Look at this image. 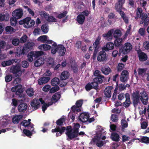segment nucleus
I'll return each instance as SVG.
<instances>
[{
    "label": "nucleus",
    "instance_id": "obj_1",
    "mask_svg": "<svg viewBox=\"0 0 149 149\" xmlns=\"http://www.w3.org/2000/svg\"><path fill=\"white\" fill-rule=\"evenodd\" d=\"M98 129H99L96 133V136H95L92 139L90 142L91 144H94L95 143L96 146L99 148H101L104 145V141L100 140V139L102 140H104L106 139V137L104 135L102 136V133H104L105 132L103 131L104 130L101 126H98Z\"/></svg>",
    "mask_w": 149,
    "mask_h": 149
},
{
    "label": "nucleus",
    "instance_id": "obj_2",
    "mask_svg": "<svg viewBox=\"0 0 149 149\" xmlns=\"http://www.w3.org/2000/svg\"><path fill=\"white\" fill-rule=\"evenodd\" d=\"M80 125L79 123L75 124L73 128L71 126H67L65 134L70 140L77 137L78 135V132Z\"/></svg>",
    "mask_w": 149,
    "mask_h": 149
},
{
    "label": "nucleus",
    "instance_id": "obj_3",
    "mask_svg": "<svg viewBox=\"0 0 149 149\" xmlns=\"http://www.w3.org/2000/svg\"><path fill=\"white\" fill-rule=\"evenodd\" d=\"M52 47L51 49V53L53 54H55L57 52L58 55L60 56H63L66 52V49L62 45H57L55 42L52 44Z\"/></svg>",
    "mask_w": 149,
    "mask_h": 149
},
{
    "label": "nucleus",
    "instance_id": "obj_4",
    "mask_svg": "<svg viewBox=\"0 0 149 149\" xmlns=\"http://www.w3.org/2000/svg\"><path fill=\"white\" fill-rule=\"evenodd\" d=\"M132 46L131 43L129 42L125 43L124 46H122L119 49V56L120 55L121 53L123 54H128L132 50Z\"/></svg>",
    "mask_w": 149,
    "mask_h": 149
},
{
    "label": "nucleus",
    "instance_id": "obj_5",
    "mask_svg": "<svg viewBox=\"0 0 149 149\" xmlns=\"http://www.w3.org/2000/svg\"><path fill=\"white\" fill-rule=\"evenodd\" d=\"M148 15L149 14L148 13L143 14V13H142V10L140 8V17L141 19L140 24H142L144 23V26L145 27L148 25L149 21Z\"/></svg>",
    "mask_w": 149,
    "mask_h": 149
},
{
    "label": "nucleus",
    "instance_id": "obj_6",
    "mask_svg": "<svg viewBox=\"0 0 149 149\" xmlns=\"http://www.w3.org/2000/svg\"><path fill=\"white\" fill-rule=\"evenodd\" d=\"M22 87V86L21 85L19 84L12 87L11 90L13 92H15V94L19 95L20 98H23L24 97V95H22L23 92Z\"/></svg>",
    "mask_w": 149,
    "mask_h": 149
},
{
    "label": "nucleus",
    "instance_id": "obj_7",
    "mask_svg": "<svg viewBox=\"0 0 149 149\" xmlns=\"http://www.w3.org/2000/svg\"><path fill=\"white\" fill-rule=\"evenodd\" d=\"M10 70L15 77H20L22 75V71L21 67L19 65H17L12 67L10 68Z\"/></svg>",
    "mask_w": 149,
    "mask_h": 149
},
{
    "label": "nucleus",
    "instance_id": "obj_8",
    "mask_svg": "<svg viewBox=\"0 0 149 149\" xmlns=\"http://www.w3.org/2000/svg\"><path fill=\"white\" fill-rule=\"evenodd\" d=\"M49 71H47L46 73L44 74V75L47 77H42L38 80V84L39 85H42L44 84L47 83L50 80V78L49 77L51 75Z\"/></svg>",
    "mask_w": 149,
    "mask_h": 149
},
{
    "label": "nucleus",
    "instance_id": "obj_9",
    "mask_svg": "<svg viewBox=\"0 0 149 149\" xmlns=\"http://www.w3.org/2000/svg\"><path fill=\"white\" fill-rule=\"evenodd\" d=\"M66 130V127H65L56 126L55 128L52 130V133L56 132V136L58 137L61 136L62 134Z\"/></svg>",
    "mask_w": 149,
    "mask_h": 149
},
{
    "label": "nucleus",
    "instance_id": "obj_10",
    "mask_svg": "<svg viewBox=\"0 0 149 149\" xmlns=\"http://www.w3.org/2000/svg\"><path fill=\"white\" fill-rule=\"evenodd\" d=\"M139 91H137L134 92L132 94V99H133V103L134 107L137 105L139 101L140 96L139 95Z\"/></svg>",
    "mask_w": 149,
    "mask_h": 149
},
{
    "label": "nucleus",
    "instance_id": "obj_11",
    "mask_svg": "<svg viewBox=\"0 0 149 149\" xmlns=\"http://www.w3.org/2000/svg\"><path fill=\"white\" fill-rule=\"evenodd\" d=\"M83 104V100H77L75 104V105L73 106L71 108V110H76L77 112L81 111L80 107H81Z\"/></svg>",
    "mask_w": 149,
    "mask_h": 149
},
{
    "label": "nucleus",
    "instance_id": "obj_12",
    "mask_svg": "<svg viewBox=\"0 0 149 149\" xmlns=\"http://www.w3.org/2000/svg\"><path fill=\"white\" fill-rule=\"evenodd\" d=\"M128 79L129 72L128 71L125 70H123L121 74L120 81L125 83Z\"/></svg>",
    "mask_w": 149,
    "mask_h": 149
},
{
    "label": "nucleus",
    "instance_id": "obj_13",
    "mask_svg": "<svg viewBox=\"0 0 149 149\" xmlns=\"http://www.w3.org/2000/svg\"><path fill=\"white\" fill-rule=\"evenodd\" d=\"M141 90L143 91V92L141 93H140V94H141V95H140V100H141L142 103L144 105H146L147 104L148 100V94L145 91H143V89H140Z\"/></svg>",
    "mask_w": 149,
    "mask_h": 149
},
{
    "label": "nucleus",
    "instance_id": "obj_14",
    "mask_svg": "<svg viewBox=\"0 0 149 149\" xmlns=\"http://www.w3.org/2000/svg\"><path fill=\"white\" fill-rule=\"evenodd\" d=\"M12 15L13 17L18 19L22 17L23 15V11L22 9H16L12 13Z\"/></svg>",
    "mask_w": 149,
    "mask_h": 149
},
{
    "label": "nucleus",
    "instance_id": "obj_15",
    "mask_svg": "<svg viewBox=\"0 0 149 149\" xmlns=\"http://www.w3.org/2000/svg\"><path fill=\"white\" fill-rule=\"evenodd\" d=\"M118 2L116 3L115 8L116 11L120 14L121 10L122 8L123 5L124 4L125 0H117Z\"/></svg>",
    "mask_w": 149,
    "mask_h": 149
},
{
    "label": "nucleus",
    "instance_id": "obj_16",
    "mask_svg": "<svg viewBox=\"0 0 149 149\" xmlns=\"http://www.w3.org/2000/svg\"><path fill=\"white\" fill-rule=\"evenodd\" d=\"M89 116L88 113H82L79 116V120L83 123L87 122L88 118H89Z\"/></svg>",
    "mask_w": 149,
    "mask_h": 149
},
{
    "label": "nucleus",
    "instance_id": "obj_17",
    "mask_svg": "<svg viewBox=\"0 0 149 149\" xmlns=\"http://www.w3.org/2000/svg\"><path fill=\"white\" fill-rule=\"evenodd\" d=\"M31 106L33 110L38 109L40 107V103L37 99H33L31 103Z\"/></svg>",
    "mask_w": 149,
    "mask_h": 149
},
{
    "label": "nucleus",
    "instance_id": "obj_18",
    "mask_svg": "<svg viewBox=\"0 0 149 149\" xmlns=\"http://www.w3.org/2000/svg\"><path fill=\"white\" fill-rule=\"evenodd\" d=\"M113 32V29H111L107 33L103 34L102 36L105 39L110 41L112 39Z\"/></svg>",
    "mask_w": 149,
    "mask_h": 149
},
{
    "label": "nucleus",
    "instance_id": "obj_19",
    "mask_svg": "<svg viewBox=\"0 0 149 149\" xmlns=\"http://www.w3.org/2000/svg\"><path fill=\"white\" fill-rule=\"evenodd\" d=\"M106 54L104 50L100 51L98 54L97 59L100 62L103 61L106 59Z\"/></svg>",
    "mask_w": 149,
    "mask_h": 149
},
{
    "label": "nucleus",
    "instance_id": "obj_20",
    "mask_svg": "<svg viewBox=\"0 0 149 149\" xmlns=\"http://www.w3.org/2000/svg\"><path fill=\"white\" fill-rule=\"evenodd\" d=\"M114 45L112 42H107L106 45L102 48V50L105 51H108L110 50H112L114 48Z\"/></svg>",
    "mask_w": 149,
    "mask_h": 149
},
{
    "label": "nucleus",
    "instance_id": "obj_21",
    "mask_svg": "<svg viewBox=\"0 0 149 149\" xmlns=\"http://www.w3.org/2000/svg\"><path fill=\"white\" fill-rule=\"evenodd\" d=\"M61 94L60 92H57L55 93L52 96L51 99V102L53 104L57 102L60 98Z\"/></svg>",
    "mask_w": 149,
    "mask_h": 149
},
{
    "label": "nucleus",
    "instance_id": "obj_22",
    "mask_svg": "<svg viewBox=\"0 0 149 149\" xmlns=\"http://www.w3.org/2000/svg\"><path fill=\"white\" fill-rule=\"evenodd\" d=\"M28 107L27 104L24 103L20 102L18 107V110L20 112L25 111Z\"/></svg>",
    "mask_w": 149,
    "mask_h": 149
},
{
    "label": "nucleus",
    "instance_id": "obj_23",
    "mask_svg": "<svg viewBox=\"0 0 149 149\" xmlns=\"http://www.w3.org/2000/svg\"><path fill=\"white\" fill-rule=\"evenodd\" d=\"M35 44L34 42H27L24 44V46L23 47L24 48L25 50L28 53L29 50H31L33 46Z\"/></svg>",
    "mask_w": 149,
    "mask_h": 149
},
{
    "label": "nucleus",
    "instance_id": "obj_24",
    "mask_svg": "<svg viewBox=\"0 0 149 149\" xmlns=\"http://www.w3.org/2000/svg\"><path fill=\"white\" fill-rule=\"evenodd\" d=\"M16 59H13L8 61H2L1 63V65L2 67H5L6 66H9L13 64L14 63H16Z\"/></svg>",
    "mask_w": 149,
    "mask_h": 149
},
{
    "label": "nucleus",
    "instance_id": "obj_25",
    "mask_svg": "<svg viewBox=\"0 0 149 149\" xmlns=\"http://www.w3.org/2000/svg\"><path fill=\"white\" fill-rule=\"evenodd\" d=\"M126 100L123 103V106L126 108L129 107L131 103L130 100V95L128 93H126L125 95Z\"/></svg>",
    "mask_w": 149,
    "mask_h": 149
},
{
    "label": "nucleus",
    "instance_id": "obj_26",
    "mask_svg": "<svg viewBox=\"0 0 149 149\" xmlns=\"http://www.w3.org/2000/svg\"><path fill=\"white\" fill-rule=\"evenodd\" d=\"M31 19L30 17H27L26 18L19 21V23L20 25L24 24V26L25 28H27V24H28L29 22Z\"/></svg>",
    "mask_w": 149,
    "mask_h": 149
},
{
    "label": "nucleus",
    "instance_id": "obj_27",
    "mask_svg": "<svg viewBox=\"0 0 149 149\" xmlns=\"http://www.w3.org/2000/svg\"><path fill=\"white\" fill-rule=\"evenodd\" d=\"M101 71L104 75H108L111 72V69L109 67L106 66L102 67Z\"/></svg>",
    "mask_w": 149,
    "mask_h": 149
},
{
    "label": "nucleus",
    "instance_id": "obj_28",
    "mask_svg": "<svg viewBox=\"0 0 149 149\" xmlns=\"http://www.w3.org/2000/svg\"><path fill=\"white\" fill-rule=\"evenodd\" d=\"M111 87H106L104 91V93L105 96L108 98H110L111 96Z\"/></svg>",
    "mask_w": 149,
    "mask_h": 149
},
{
    "label": "nucleus",
    "instance_id": "obj_29",
    "mask_svg": "<svg viewBox=\"0 0 149 149\" xmlns=\"http://www.w3.org/2000/svg\"><path fill=\"white\" fill-rule=\"evenodd\" d=\"M52 47V45L51 47V46L47 44H43L41 45L38 47V48L39 49L44 50L47 51L51 49H51Z\"/></svg>",
    "mask_w": 149,
    "mask_h": 149
},
{
    "label": "nucleus",
    "instance_id": "obj_30",
    "mask_svg": "<svg viewBox=\"0 0 149 149\" xmlns=\"http://www.w3.org/2000/svg\"><path fill=\"white\" fill-rule=\"evenodd\" d=\"M70 73L67 71H64L61 72L60 79L61 80H64L68 79L70 76Z\"/></svg>",
    "mask_w": 149,
    "mask_h": 149
},
{
    "label": "nucleus",
    "instance_id": "obj_31",
    "mask_svg": "<svg viewBox=\"0 0 149 149\" xmlns=\"http://www.w3.org/2000/svg\"><path fill=\"white\" fill-rule=\"evenodd\" d=\"M44 59L43 58H40L37 59L35 62L34 66L36 67H39L44 63Z\"/></svg>",
    "mask_w": 149,
    "mask_h": 149
},
{
    "label": "nucleus",
    "instance_id": "obj_32",
    "mask_svg": "<svg viewBox=\"0 0 149 149\" xmlns=\"http://www.w3.org/2000/svg\"><path fill=\"white\" fill-rule=\"evenodd\" d=\"M27 53L24 48L23 47L22 49H20L19 50L17 49L16 55L18 56H20L26 55Z\"/></svg>",
    "mask_w": 149,
    "mask_h": 149
},
{
    "label": "nucleus",
    "instance_id": "obj_33",
    "mask_svg": "<svg viewBox=\"0 0 149 149\" xmlns=\"http://www.w3.org/2000/svg\"><path fill=\"white\" fill-rule=\"evenodd\" d=\"M120 14L125 23L127 24H128L129 23L128 17L126 15L124 12L123 11H120Z\"/></svg>",
    "mask_w": 149,
    "mask_h": 149
},
{
    "label": "nucleus",
    "instance_id": "obj_34",
    "mask_svg": "<svg viewBox=\"0 0 149 149\" xmlns=\"http://www.w3.org/2000/svg\"><path fill=\"white\" fill-rule=\"evenodd\" d=\"M85 19V16L81 14L79 15L77 18V21L80 24H82L84 23Z\"/></svg>",
    "mask_w": 149,
    "mask_h": 149
},
{
    "label": "nucleus",
    "instance_id": "obj_35",
    "mask_svg": "<svg viewBox=\"0 0 149 149\" xmlns=\"http://www.w3.org/2000/svg\"><path fill=\"white\" fill-rule=\"evenodd\" d=\"M22 115H16L14 116L12 119V122L14 124H18L22 118Z\"/></svg>",
    "mask_w": 149,
    "mask_h": 149
},
{
    "label": "nucleus",
    "instance_id": "obj_36",
    "mask_svg": "<svg viewBox=\"0 0 149 149\" xmlns=\"http://www.w3.org/2000/svg\"><path fill=\"white\" fill-rule=\"evenodd\" d=\"M111 138L114 141L118 142L119 141V135L116 132H113L111 133Z\"/></svg>",
    "mask_w": 149,
    "mask_h": 149
},
{
    "label": "nucleus",
    "instance_id": "obj_37",
    "mask_svg": "<svg viewBox=\"0 0 149 149\" xmlns=\"http://www.w3.org/2000/svg\"><path fill=\"white\" fill-rule=\"evenodd\" d=\"M114 41V45L116 47H119L121 46L123 40L122 38H116Z\"/></svg>",
    "mask_w": 149,
    "mask_h": 149
},
{
    "label": "nucleus",
    "instance_id": "obj_38",
    "mask_svg": "<svg viewBox=\"0 0 149 149\" xmlns=\"http://www.w3.org/2000/svg\"><path fill=\"white\" fill-rule=\"evenodd\" d=\"M72 111L68 114V118H71L72 120V121H74L75 119V116L76 114H77L78 112H77L76 110L74 111Z\"/></svg>",
    "mask_w": 149,
    "mask_h": 149
},
{
    "label": "nucleus",
    "instance_id": "obj_39",
    "mask_svg": "<svg viewBox=\"0 0 149 149\" xmlns=\"http://www.w3.org/2000/svg\"><path fill=\"white\" fill-rule=\"evenodd\" d=\"M104 77L103 75H100L95 78L93 80L97 82L98 84H101L103 82V79H104Z\"/></svg>",
    "mask_w": 149,
    "mask_h": 149
},
{
    "label": "nucleus",
    "instance_id": "obj_40",
    "mask_svg": "<svg viewBox=\"0 0 149 149\" xmlns=\"http://www.w3.org/2000/svg\"><path fill=\"white\" fill-rule=\"evenodd\" d=\"M101 39V38L100 36H98L96 39L95 42L93 43V46L95 49H98L99 48L98 45L100 43V40Z\"/></svg>",
    "mask_w": 149,
    "mask_h": 149
},
{
    "label": "nucleus",
    "instance_id": "obj_41",
    "mask_svg": "<svg viewBox=\"0 0 149 149\" xmlns=\"http://www.w3.org/2000/svg\"><path fill=\"white\" fill-rule=\"evenodd\" d=\"M113 37L117 38L120 37L122 35L121 31L119 29L116 30L114 31H113Z\"/></svg>",
    "mask_w": 149,
    "mask_h": 149
},
{
    "label": "nucleus",
    "instance_id": "obj_42",
    "mask_svg": "<svg viewBox=\"0 0 149 149\" xmlns=\"http://www.w3.org/2000/svg\"><path fill=\"white\" fill-rule=\"evenodd\" d=\"M60 81L59 79L57 77H55L51 81V84L54 86H58L59 84Z\"/></svg>",
    "mask_w": 149,
    "mask_h": 149
},
{
    "label": "nucleus",
    "instance_id": "obj_43",
    "mask_svg": "<svg viewBox=\"0 0 149 149\" xmlns=\"http://www.w3.org/2000/svg\"><path fill=\"white\" fill-rule=\"evenodd\" d=\"M9 19V15L8 14L2 15L0 13V21L3 20L8 21Z\"/></svg>",
    "mask_w": 149,
    "mask_h": 149
},
{
    "label": "nucleus",
    "instance_id": "obj_44",
    "mask_svg": "<svg viewBox=\"0 0 149 149\" xmlns=\"http://www.w3.org/2000/svg\"><path fill=\"white\" fill-rule=\"evenodd\" d=\"M38 13L40 16L42 17H44L47 20V19L49 16V14L44 11H39Z\"/></svg>",
    "mask_w": 149,
    "mask_h": 149
},
{
    "label": "nucleus",
    "instance_id": "obj_45",
    "mask_svg": "<svg viewBox=\"0 0 149 149\" xmlns=\"http://www.w3.org/2000/svg\"><path fill=\"white\" fill-rule=\"evenodd\" d=\"M65 119L64 117H62L60 119H59L56 122V124L57 125L59 126H62L64 122H65Z\"/></svg>",
    "mask_w": 149,
    "mask_h": 149
},
{
    "label": "nucleus",
    "instance_id": "obj_46",
    "mask_svg": "<svg viewBox=\"0 0 149 149\" xmlns=\"http://www.w3.org/2000/svg\"><path fill=\"white\" fill-rule=\"evenodd\" d=\"M71 67L74 73H76L78 72V66L76 63L72 64L71 65Z\"/></svg>",
    "mask_w": 149,
    "mask_h": 149
},
{
    "label": "nucleus",
    "instance_id": "obj_47",
    "mask_svg": "<svg viewBox=\"0 0 149 149\" xmlns=\"http://www.w3.org/2000/svg\"><path fill=\"white\" fill-rule=\"evenodd\" d=\"M33 57H35L34 52L33 51H31L28 54V60L30 62H32L33 60Z\"/></svg>",
    "mask_w": 149,
    "mask_h": 149
},
{
    "label": "nucleus",
    "instance_id": "obj_48",
    "mask_svg": "<svg viewBox=\"0 0 149 149\" xmlns=\"http://www.w3.org/2000/svg\"><path fill=\"white\" fill-rule=\"evenodd\" d=\"M27 95L29 97L33 96L34 94V91L32 88H28L26 91Z\"/></svg>",
    "mask_w": 149,
    "mask_h": 149
},
{
    "label": "nucleus",
    "instance_id": "obj_49",
    "mask_svg": "<svg viewBox=\"0 0 149 149\" xmlns=\"http://www.w3.org/2000/svg\"><path fill=\"white\" fill-rule=\"evenodd\" d=\"M53 104L52 102H49L47 104L44 103L42 107V111L43 113L45 112V111L47 109V107L50 105H51Z\"/></svg>",
    "mask_w": 149,
    "mask_h": 149
},
{
    "label": "nucleus",
    "instance_id": "obj_50",
    "mask_svg": "<svg viewBox=\"0 0 149 149\" xmlns=\"http://www.w3.org/2000/svg\"><path fill=\"white\" fill-rule=\"evenodd\" d=\"M147 55L144 53L140 51V61H144L147 59Z\"/></svg>",
    "mask_w": 149,
    "mask_h": 149
},
{
    "label": "nucleus",
    "instance_id": "obj_51",
    "mask_svg": "<svg viewBox=\"0 0 149 149\" xmlns=\"http://www.w3.org/2000/svg\"><path fill=\"white\" fill-rule=\"evenodd\" d=\"M17 19H16L15 17H11L10 18V22L11 25L13 26H14L17 24Z\"/></svg>",
    "mask_w": 149,
    "mask_h": 149
},
{
    "label": "nucleus",
    "instance_id": "obj_52",
    "mask_svg": "<svg viewBox=\"0 0 149 149\" xmlns=\"http://www.w3.org/2000/svg\"><path fill=\"white\" fill-rule=\"evenodd\" d=\"M21 124L24 126L27 127L30 130H31V129L32 128L30 127L29 123V122L27 121V120H23L21 122Z\"/></svg>",
    "mask_w": 149,
    "mask_h": 149
},
{
    "label": "nucleus",
    "instance_id": "obj_53",
    "mask_svg": "<svg viewBox=\"0 0 149 149\" xmlns=\"http://www.w3.org/2000/svg\"><path fill=\"white\" fill-rule=\"evenodd\" d=\"M140 141L148 144L149 143V138L147 136H143L141 138Z\"/></svg>",
    "mask_w": 149,
    "mask_h": 149
},
{
    "label": "nucleus",
    "instance_id": "obj_54",
    "mask_svg": "<svg viewBox=\"0 0 149 149\" xmlns=\"http://www.w3.org/2000/svg\"><path fill=\"white\" fill-rule=\"evenodd\" d=\"M125 67V65L122 63H119L117 67V69L118 72H121L122 70Z\"/></svg>",
    "mask_w": 149,
    "mask_h": 149
},
{
    "label": "nucleus",
    "instance_id": "obj_55",
    "mask_svg": "<svg viewBox=\"0 0 149 149\" xmlns=\"http://www.w3.org/2000/svg\"><path fill=\"white\" fill-rule=\"evenodd\" d=\"M121 123L122 126V130H123L124 128L127 127L128 126L127 122L125 119H122L121 120Z\"/></svg>",
    "mask_w": 149,
    "mask_h": 149
},
{
    "label": "nucleus",
    "instance_id": "obj_56",
    "mask_svg": "<svg viewBox=\"0 0 149 149\" xmlns=\"http://www.w3.org/2000/svg\"><path fill=\"white\" fill-rule=\"evenodd\" d=\"M47 36L45 35L41 36L38 38V40L41 42H46L47 39Z\"/></svg>",
    "mask_w": 149,
    "mask_h": 149
},
{
    "label": "nucleus",
    "instance_id": "obj_57",
    "mask_svg": "<svg viewBox=\"0 0 149 149\" xmlns=\"http://www.w3.org/2000/svg\"><path fill=\"white\" fill-rule=\"evenodd\" d=\"M59 87L58 86H54L51 88L49 91V93H54L59 89Z\"/></svg>",
    "mask_w": 149,
    "mask_h": 149
},
{
    "label": "nucleus",
    "instance_id": "obj_58",
    "mask_svg": "<svg viewBox=\"0 0 149 149\" xmlns=\"http://www.w3.org/2000/svg\"><path fill=\"white\" fill-rule=\"evenodd\" d=\"M41 30L44 33H47L48 32L47 25L46 24L42 25L41 26Z\"/></svg>",
    "mask_w": 149,
    "mask_h": 149
},
{
    "label": "nucleus",
    "instance_id": "obj_59",
    "mask_svg": "<svg viewBox=\"0 0 149 149\" xmlns=\"http://www.w3.org/2000/svg\"><path fill=\"white\" fill-rule=\"evenodd\" d=\"M47 21L49 22H56L57 19L53 16L50 15L47 19Z\"/></svg>",
    "mask_w": 149,
    "mask_h": 149
},
{
    "label": "nucleus",
    "instance_id": "obj_60",
    "mask_svg": "<svg viewBox=\"0 0 149 149\" xmlns=\"http://www.w3.org/2000/svg\"><path fill=\"white\" fill-rule=\"evenodd\" d=\"M28 38L27 36L24 35L22 36L20 39V42L21 43H25L26 42V41Z\"/></svg>",
    "mask_w": 149,
    "mask_h": 149
},
{
    "label": "nucleus",
    "instance_id": "obj_61",
    "mask_svg": "<svg viewBox=\"0 0 149 149\" xmlns=\"http://www.w3.org/2000/svg\"><path fill=\"white\" fill-rule=\"evenodd\" d=\"M111 120L113 122H116L118 120V116L116 114H112L111 115Z\"/></svg>",
    "mask_w": 149,
    "mask_h": 149
},
{
    "label": "nucleus",
    "instance_id": "obj_62",
    "mask_svg": "<svg viewBox=\"0 0 149 149\" xmlns=\"http://www.w3.org/2000/svg\"><path fill=\"white\" fill-rule=\"evenodd\" d=\"M12 44L14 46H17L20 42L18 38H14L12 40Z\"/></svg>",
    "mask_w": 149,
    "mask_h": 149
},
{
    "label": "nucleus",
    "instance_id": "obj_63",
    "mask_svg": "<svg viewBox=\"0 0 149 149\" xmlns=\"http://www.w3.org/2000/svg\"><path fill=\"white\" fill-rule=\"evenodd\" d=\"M44 52L41 51H36L34 53V55L35 58H37L38 57L43 55L44 54Z\"/></svg>",
    "mask_w": 149,
    "mask_h": 149
},
{
    "label": "nucleus",
    "instance_id": "obj_64",
    "mask_svg": "<svg viewBox=\"0 0 149 149\" xmlns=\"http://www.w3.org/2000/svg\"><path fill=\"white\" fill-rule=\"evenodd\" d=\"M23 132L27 136L29 137L32 135V132L29 130L27 129H24Z\"/></svg>",
    "mask_w": 149,
    "mask_h": 149
}]
</instances>
